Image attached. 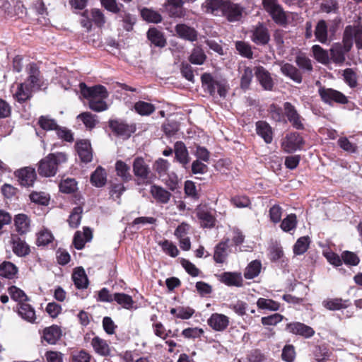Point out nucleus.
Wrapping results in <instances>:
<instances>
[{"instance_id":"obj_17","label":"nucleus","mask_w":362,"mask_h":362,"mask_svg":"<svg viewBox=\"0 0 362 362\" xmlns=\"http://www.w3.org/2000/svg\"><path fill=\"white\" fill-rule=\"evenodd\" d=\"M256 77L262 87L266 90H271L274 86V81L270 73L263 66H257L255 69Z\"/></svg>"},{"instance_id":"obj_53","label":"nucleus","mask_w":362,"mask_h":362,"mask_svg":"<svg viewBox=\"0 0 362 362\" xmlns=\"http://www.w3.org/2000/svg\"><path fill=\"white\" fill-rule=\"evenodd\" d=\"M268 112L272 120L276 122H280L284 120V115L281 107L276 104L269 105Z\"/></svg>"},{"instance_id":"obj_58","label":"nucleus","mask_w":362,"mask_h":362,"mask_svg":"<svg viewBox=\"0 0 362 362\" xmlns=\"http://www.w3.org/2000/svg\"><path fill=\"white\" fill-rule=\"evenodd\" d=\"M163 250L169 256L176 257L179 255L177 246L169 240H164L159 243Z\"/></svg>"},{"instance_id":"obj_24","label":"nucleus","mask_w":362,"mask_h":362,"mask_svg":"<svg viewBox=\"0 0 362 362\" xmlns=\"http://www.w3.org/2000/svg\"><path fill=\"white\" fill-rule=\"evenodd\" d=\"M257 134L261 136L267 144L272 143L273 140V133L270 125L265 121H258L256 122Z\"/></svg>"},{"instance_id":"obj_33","label":"nucleus","mask_w":362,"mask_h":362,"mask_svg":"<svg viewBox=\"0 0 362 362\" xmlns=\"http://www.w3.org/2000/svg\"><path fill=\"white\" fill-rule=\"evenodd\" d=\"M176 32L180 37L185 40L193 42L197 39V31L194 28L185 24L177 25Z\"/></svg>"},{"instance_id":"obj_5","label":"nucleus","mask_w":362,"mask_h":362,"mask_svg":"<svg viewBox=\"0 0 362 362\" xmlns=\"http://www.w3.org/2000/svg\"><path fill=\"white\" fill-rule=\"evenodd\" d=\"M79 87L82 95L89 100L91 99H105L108 96L106 88L101 85L88 87L86 83H81Z\"/></svg>"},{"instance_id":"obj_2","label":"nucleus","mask_w":362,"mask_h":362,"mask_svg":"<svg viewBox=\"0 0 362 362\" xmlns=\"http://www.w3.org/2000/svg\"><path fill=\"white\" fill-rule=\"evenodd\" d=\"M67 157L64 153H50L40 160L38 173L43 177L54 176L57 173L58 166L65 163Z\"/></svg>"},{"instance_id":"obj_39","label":"nucleus","mask_w":362,"mask_h":362,"mask_svg":"<svg viewBox=\"0 0 362 362\" xmlns=\"http://www.w3.org/2000/svg\"><path fill=\"white\" fill-rule=\"evenodd\" d=\"M114 300L120 305L123 308L132 310L134 308V301L132 296L124 293H114Z\"/></svg>"},{"instance_id":"obj_41","label":"nucleus","mask_w":362,"mask_h":362,"mask_svg":"<svg viewBox=\"0 0 362 362\" xmlns=\"http://www.w3.org/2000/svg\"><path fill=\"white\" fill-rule=\"evenodd\" d=\"M315 35L317 40L325 44L327 42V26L324 20L320 21L315 28Z\"/></svg>"},{"instance_id":"obj_51","label":"nucleus","mask_w":362,"mask_h":362,"mask_svg":"<svg viewBox=\"0 0 362 362\" xmlns=\"http://www.w3.org/2000/svg\"><path fill=\"white\" fill-rule=\"evenodd\" d=\"M257 305L259 309L276 311L279 309V303L272 300L259 298L257 301Z\"/></svg>"},{"instance_id":"obj_55","label":"nucleus","mask_w":362,"mask_h":362,"mask_svg":"<svg viewBox=\"0 0 362 362\" xmlns=\"http://www.w3.org/2000/svg\"><path fill=\"white\" fill-rule=\"evenodd\" d=\"M206 60V55L200 47H195L193 49L192 54L189 57V61L194 64H203Z\"/></svg>"},{"instance_id":"obj_63","label":"nucleus","mask_w":362,"mask_h":362,"mask_svg":"<svg viewBox=\"0 0 362 362\" xmlns=\"http://www.w3.org/2000/svg\"><path fill=\"white\" fill-rule=\"evenodd\" d=\"M77 118L80 119L85 126L89 129L93 128L97 123L95 116L90 112H83L79 115Z\"/></svg>"},{"instance_id":"obj_37","label":"nucleus","mask_w":362,"mask_h":362,"mask_svg":"<svg viewBox=\"0 0 362 362\" xmlns=\"http://www.w3.org/2000/svg\"><path fill=\"white\" fill-rule=\"evenodd\" d=\"M134 109L136 113L141 116H148L156 110L153 104L142 100L136 102L134 105Z\"/></svg>"},{"instance_id":"obj_34","label":"nucleus","mask_w":362,"mask_h":362,"mask_svg":"<svg viewBox=\"0 0 362 362\" xmlns=\"http://www.w3.org/2000/svg\"><path fill=\"white\" fill-rule=\"evenodd\" d=\"M262 269V263L259 260L255 259L250 262L245 267L244 277L246 279H253L259 276Z\"/></svg>"},{"instance_id":"obj_12","label":"nucleus","mask_w":362,"mask_h":362,"mask_svg":"<svg viewBox=\"0 0 362 362\" xmlns=\"http://www.w3.org/2000/svg\"><path fill=\"white\" fill-rule=\"evenodd\" d=\"M252 41L258 45H267L270 40V35L267 28L259 23L252 30Z\"/></svg>"},{"instance_id":"obj_36","label":"nucleus","mask_w":362,"mask_h":362,"mask_svg":"<svg viewBox=\"0 0 362 362\" xmlns=\"http://www.w3.org/2000/svg\"><path fill=\"white\" fill-rule=\"evenodd\" d=\"M106 181L107 174L105 169L100 166L98 167L90 176L92 185L96 187H101L105 185Z\"/></svg>"},{"instance_id":"obj_27","label":"nucleus","mask_w":362,"mask_h":362,"mask_svg":"<svg viewBox=\"0 0 362 362\" xmlns=\"http://www.w3.org/2000/svg\"><path fill=\"white\" fill-rule=\"evenodd\" d=\"M281 73L291 78L297 83L302 82V75L300 71L293 65L289 63H285L281 66Z\"/></svg>"},{"instance_id":"obj_54","label":"nucleus","mask_w":362,"mask_h":362,"mask_svg":"<svg viewBox=\"0 0 362 362\" xmlns=\"http://www.w3.org/2000/svg\"><path fill=\"white\" fill-rule=\"evenodd\" d=\"M77 188V182L74 179L67 178L62 180L59 184V189L62 192L71 194Z\"/></svg>"},{"instance_id":"obj_4","label":"nucleus","mask_w":362,"mask_h":362,"mask_svg":"<svg viewBox=\"0 0 362 362\" xmlns=\"http://www.w3.org/2000/svg\"><path fill=\"white\" fill-rule=\"evenodd\" d=\"M318 92L322 100L327 104L332 105L334 103L346 104L348 102L346 96L332 88H320Z\"/></svg>"},{"instance_id":"obj_11","label":"nucleus","mask_w":362,"mask_h":362,"mask_svg":"<svg viewBox=\"0 0 362 362\" xmlns=\"http://www.w3.org/2000/svg\"><path fill=\"white\" fill-rule=\"evenodd\" d=\"M243 10L239 4L228 1L221 15L226 16L230 22H235L241 19Z\"/></svg>"},{"instance_id":"obj_44","label":"nucleus","mask_w":362,"mask_h":362,"mask_svg":"<svg viewBox=\"0 0 362 362\" xmlns=\"http://www.w3.org/2000/svg\"><path fill=\"white\" fill-rule=\"evenodd\" d=\"M197 217L201 221V226L204 228H211L215 226V218L207 211H199Z\"/></svg>"},{"instance_id":"obj_61","label":"nucleus","mask_w":362,"mask_h":362,"mask_svg":"<svg viewBox=\"0 0 362 362\" xmlns=\"http://www.w3.org/2000/svg\"><path fill=\"white\" fill-rule=\"evenodd\" d=\"M337 143L341 148L348 153H354L357 151L358 147L356 144L349 141L346 137L339 138Z\"/></svg>"},{"instance_id":"obj_38","label":"nucleus","mask_w":362,"mask_h":362,"mask_svg":"<svg viewBox=\"0 0 362 362\" xmlns=\"http://www.w3.org/2000/svg\"><path fill=\"white\" fill-rule=\"evenodd\" d=\"M350 305L349 300H342L341 298H334L325 300L323 305L330 310H338L346 308Z\"/></svg>"},{"instance_id":"obj_62","label":"nucleus","mask_w":362,"mask_h":362,"mask_svg":"<svg viewBox=\"0 0 362 362\" xmlns=\"http://www.w3.org/2000/svg\"><path fill=\"white\" fill-rule=\"evenodd\" d=\"M169 167V162L163 158H159L155 163V170L160 177H163L167 174Z\"/></svg>"},{"instance_id":"obj_29","label":"nucleus","mask_w":362,"mask_h":362,"mask_svg":"<svg viewBox=\"0 0 362 362\" xmlns=\"http://www.w3.org/2000/svg\"><path fill=\"white\" fill-rule=\"evenodd\" d=\"M150 192L152 197L162 204H167L171 197V193L160 186L152 185Z\"/></svg>"},{"instance_id":"obj_40","label":"nucleus","mask_w":362,"mask_h":362,"mask_svg":"<svg viewBox=\"0 0 362 362\" xmlns=\"http://www.w3.org/2000/svg\"><path fill=\"white\" fill-rule=\"evenodd\" d=\"M148 40L154 45L163 47L165 45V40L163 34L156 28H150L147 33Z\"/></svg>"},{"instance_id":"obj_64","label":"nucleus","mask_w":362,"mask_h":362,"mask_svg":"<svg viewBox=\"0 0 362 362\" xmlns=\"http://www.w3.org/2000/svg\"><path fill=\"white\" fill-rule=\"evenodd\" d=\"M282 359L286 362H293L296 357L295 349L293 345H286L281 354Z\"/></svg>"},{"instance_id":"obj_43","label":"nucleus","mask_w":362,"mask_h":362,"mask_svg":"<svg viewBox=\"0 0 362 362\" xmlns=\"http://www.w3.org/2000/svg\"><path fill=\"white\" fill-rule=\"evenodd\" d=\"M168 7L172 16L181 17L183 15L182 5L183 0H167Z\"/></svg>"},{"instance_id":"obj_14","label":"nucleus","mask_w":362,"mask_h":362,"mask_svg":"<svg viewBox=\"0 0 362 362\" xmlns=\"http://www.w3.org/2000/svg\"><path fill=\"white\" fill-rule=\"evenodd\" d=\"M229 241L228 238H225L215 246L214 259L216 263L222 264L226 261L229 254Z\"/></svg>"},{"instance_id":"obj_57","label":"nucleus","mask_w":362,"mask_h":362,"mask_svg":"<svg viewBox=\"0 0 362 362\" xmlns=\"http://www.w3.org/2000/svg\"><path fill=\"white\" fill-rule=\"evenodd\" d=\"M296 216L293 214H291L283 219L281 223V228L285 232H289L296 227Z\"/></svg>"},{"instance_id":"obj_50","label":"nucleus","mask_w":362,"mask_h":362,"mask_svg":"<svg viewBox=\"0 0 362 362\" xmlns=\"http://www.w3.org/2000/svg\"><path fill=\"white\" fill-rule=\"evenodd\" d=\"M15 226L16 230L20 233H25L28 230L29 228V220L26 215L25 214H18L16 216L15 219Z\"/></svg>"},{"instance_id":"obj_45","label":"nucleus","mask_w":362,"mask_h":362,"mask_svg":"<svg viewBox=\"0 0 362 362\" xmlns=\"http://www.w3.org/2000/svg\"><path fill=\"white\" fill-rule=\"evenodd\" d=\"M312 51L314 57L317 62L323 64H327L329 62V54L328 52L322 49L320 45H313L312 47Z\"/></svg>"},{"instance_id":"obj_18","label":"nucleus","mask_w":362,"mask_h":362,"mask_svg":"<svg viewBox=\"0 0 362 362\" xmlns=\"http://www.w3.org/2000/svg\"><path fill=\"white\" fill-rule=\"evenodd\" d=\"M175 158L185 168L189 162L188 150L182 141H177L174 145Z\"/></svg>"},{"instance_id":"obj_47","label":"nucleus","mask_w":362,"mask_h":362,"mask_svg":"<svg viewBox=\"0 0 362 362\" xmlns=\"http://www.w3.org/2000/svg\"><path fill=\"white\" fill-rule=\"evenodd\" d=\"M240 87L242 89L246 90L250 87L253 78V71L250 67L244 66L240 71Z\"/></svg>"},{"instance_id":"obj_23","label":"nucleus","mask_w":362,"mask_h":362,"mask_svg":"<svg viewBox=\"0 0 362 362\" xmlns=\"http://www.w3.org/2000/svg\"><path fill=\"white\" fill-rule=\"evenodd\" d=\"M133 171L135 176L143 180L148 178L150 173L148 165L141 157H137L133 162Z\"/></svg>"},{"instance_id":"obj_16","label":"nucleus","mask_w":362,"mask_h":362,"mask_svg":"<svg viewBox=\"0 0 362 362\" xmlns=\"http://www.w3.org/2000/svg\"><path fill=\"white\" fill-rule=\"evenodd\" d=\"M76 148L81 160L89 163L93 159L91 145L88 140H81L76 142Z\"/></svg>"},{"instance_id":"obj_13","label":"nucleus","mask_w":362,"mask_h":362,"mask_svg":"<svg viewBox=\"0 0 362 362\" xmlns=\"http://www.w3.org/2000/svg\"><path fill=\"white\" fill-rule=\"evenodd\" d=\"M208 325L217 332L224 331L229 325V318L220 313H213L207 320Z\"/></svg>"},{"instance_id":"obj_22","label":"nucleus","mask_w":362,"mask_h":362,"mask_svg":"<svg viewBox=\"0 0 362 362\" xmlns=\"http://www.w3.org/2000/svg\"><path fill=\"white\" fill-rule=\"evenodd\" d=\"M92 230L89 228H83V232L76 231L74 236L73 243L77 250L83 248L86 243L92 239Z\"/></svg>"},{"instance_id":"obj_48","label":"nucleus","mask_w":362,"mask_h":362,"mask_svg":"<svg viewBox=\"0 0 362 362\" xmlns=\"http://www.w3.org/2000/svg\"><path fill=\"white\" fill-rule=\"evenodd\" d=\"M141 15L144 20L149 23H158L162 21V17L158 12L147 8L141 11Z\"/></svg>"},{"instance_id":"obj_60","label":"nucleus","mask_w":362,"mask_h":362,"mask_svg":"<svg viewBox=\"0 0 362 362\" xmlns=\"http://www.w3.org/2000/svg\"><path fill=\"white\" fill-rule=\"evenodd\" d=\"M53 235L50 231L42 230L37 234V245L38 246H45L52 243Z\"/></svg>"},{"instance_id":"obj_21","label":"nucleus","mask_w":362,"mask_h":362,"mask_svg":"<svg viewBox=\"0 0 362 362\" xmlns=\"http://www.w3.org/2000/svg\"><path fill=\"white\" fill-rule=\"evenodd\" d=\"M17 312L24 320L30 323L35 322L36 319L35 309L27 301L17 305Z\"/></svg>"},{"instance_id":"obj_35","label":"nucleus","mask_w":362,"mask_h":362,"mask_svg":"<svg viewBox=\"0 0 362 362\" xmlns=\"http://www.w3.org/2000/svg\"><path fill=\"white\" fill-rule=\"evenodd\" d=\"M32 92L31 89L28 87V83H22L18 85L14 98L18 102L22 103L30 98Z\"/></svg>"},{"instance_id":"obj_30","label":"nucleus","mask_w":362,"mask_h":362,"mask_svg":"<svg viewBox=\"0 0 362 362\" xmlns=\"http://www.w3.org/2000/svg\"><path fill=\"white\" fill-rule=\"evenodd\" d=\"M18 269L11 262L4 261L0 264V276L8 279L17 277Z\"/></svg>"},{"instance_id":"obj_46","label":"nucleus","mask_w":362,"mask_h":362,"mask_svg":"<svg viewBox=\"0 0 362 362\" xmlns=\"http://www.w3.org/2000/svg\"><path fill=\"white\" fill-rule=\"evenodd\" d=\"M115 169L117 175L124 181H129L131 180L132 175L130 174V168L124 162L117 160L115 163Z\"/></svg>"},{"instance_id":"obj_42","label":"nucleus","mask_w":362,"mask_h":362,"mask_svg":"<svg viewBox=\"0 0 362 362\" xmlns=\"http://www.w3.org/2000/svg\"><path fill=\"white\" fill-rule=\"evenodd\" d=\"M310 243V241L308 236L299 238L293 245V253L296 255H301L304 254L308 250Z\"/></svg>"},{"instance_id":"obj_15","label":"nucleus","mask_w":362,"mask_h":362,"mask_svg":"<svg viewBox=\"0 0 362 362\" xmlns=\"http://www.w3.org/2000/svg\"><path fill=\"white\" fill-rule=\"evenodd\" d=\"M202 80L204 83H208V88L211 95L214 94L217 91L218 94L224 98L227 93V86L225 83L214 81L209 74H204L202 76Z\"/></svg>"},{"instance_id":"obj_49","label":"nucleus","mask_w":362,"mask_h":362,"mask_svg":"<svg viewBox=\"0 0 362 362\" xmlns=\"http://www.w3.org/2000/svg\"><path fill=\"white\" fill-rule=\"evenodd\" d=\"M8 291L11 299L18 302V304L28 300V298L25 292L15 286H10Z\"/></svg>"},{"instance_id":"obj_59","label":"nucleus","mask_w":362,"mask_h":362,"mask_svg":"<svg viewBox=\"0 0 362 362\" xmlns=\"http://www.w3.org/2000/svg\"><path fill=\"white\" fill-rule=\"evenodd\" d=\"M38 124L45 130H56L58 127L56 121L48 116H41L38 120Z\"/></svg>"},{"instance_id":"obj_52","label":"nucleus","mask_w":362,"mask_h":362,"mask_svg":"<svg viewBox=\"0 0 362 362\" xmlns=\"http://www.w3.org/2000/svg\"><path fill=\"white\" fill-rule=\"evenodd\" d=\"M82 213L83 208L81 206H76L73 209L68 220L69 226L71 228H75L80 225Z\"/></svg>"},{"instance_id":"obj_31","label":"nucleus","mask_w":362,"mask_h":362,"mask_svg":"<svg viewBox=\"0 0 362 362\" xmlns=\"http://www.w3.org/2000/svg\"><path fill=\"white\" fill-rule=\"evenodd\" d=\"M11 243L13 252L18 257H25L29 254L30 247L28 245L18 237H12Z\"/></svg>"},{"instance_id":"obj_28","label":"nucleus","mask_w":362,"mask_h":362,"mask_svg":"<svg viewBox=\"0 0 362 362\" xmlns=\"http://www.w3.org/2000/svg\"><path fill=\"white\" fill-rule=\"evenodd\" d=\"M62 332L57 325L46 327L43 330V339L49 344H55L60 339Z\"/></svg>"},{"instance_id":"obj_9","label":"nucleus","mask_w":362,"mask_h":362,"mask_svg":"<svg viewBox=\"0 0 362 362\" xmlns=\"http://www.w3.org/2000/svg\"><path fill=\"white\" fill-rule=\"evenodd\" d=\"M110 127L117 136L129 138L136 131L134 124H128L121 120H110Z\"/></svg>"},{"instance_id":"obj_6","label":"nucleus","mask_w":362,"mask_h":362,"mask_svg":"<svg viewBox=\"0 0 362 362\" xmlns=\"http://www.w3.org/2000/svg\"><path fill=\"white\" fill-rule=\"evenodd\" d=\"M284 110L285 115L293 128L300 130L304 129V119L298 112L294 105L289 102H286L284 103Z\"/></svg>"},{"instance_id":"obj_1","label":"nucleus","mask_w":362,"mask_h":362,"mask_svg":"<svg viewBox=\"0 0 362 362\" xmlns=\"http://www.w3.org/2000/svg\"><path fill=\"white\" fill-rule=\"evenodd\" d=\"M354 40L357 49H362V25L360 23L345 28L342 42L334 43L330 48L329 62L342 64L345 62L346 54L353 46Z\"/></svg>"},{"instance_id":"obj_26","label":"nucleus","mask_w":362,"mask_h":362,"mask_svg":"<svg viewBox=\"0 0 362 362\" xmlns=\"http://www.w3.org/2000/svg\"><path fill=\"white\" fill-rule=\"evenodd\" d=\"M228 0H206L203 4L205 11L215 16H220Z\"/></svg>"},{"instance_id":"obj_25","label":"nucleus","mask_w":362,"mask_h":362,"mask_svg":"<svg viewBox=\"0 0 362 362\" xmlns=\"http://www.w3.org/2000/svg\"><path fill=\"white\" fill-rule=\"evenodd\" d=\"M39 76V70L35 65H31L29 71V76L24 83H28V87L33 92L40 90L42 86L41 80Z\"/></svg>"},{"instance_id":"obj_20","label":"nucleus","mask_w":362,"mask_h":362,"mask_svg":"<svg viewBox=\"0 0 362 362\" xmlns=\"http://www.w3.org/2000/svg\"><path fill=\"white\" fill-rule=\"evenodd\" d=\"M90 344L94 351L101 356H108L111 354V349L107 341L98 336L92 339Z\"/></svg>"},{"instance_id":"obj_32","label":"nucleus","mask_w":362,"mask_h":362,"mask_svg":"<svg viewBox=\"0 0 362 362\" xmlns=\"http://www.w3.org/2000/svg\"><path fill=\"white\" fill-rule=\"evenodd\" d=\"M72 280L76 287L78 289L87 288L88 280L83 268H77L72 274Z\"/></svg>"},{"instance_id":"obj_3","label":"nucleus","mask_w":362,"mask_h":362,"mask_svg":"<svg viewBox=\"0 0 362 362\" xmlns=\"http://www.w3.org/2000/svg\"><path fill=\"white\" fill-rule=\"evenodd\" d=\"M264 10L269 13L275 23L284 26L287 24V14L278 0H262Z\"/></svg>"},{"instance_id":"obj_8","label":"nucleus","mask_w":362,"mask_h":362,"mask_svg":"<svg viewBox=\"0 0 362 362\" xmlns=\"http://www.w3.org/2000/svg\"><path fill=\"white\" fill-rule=\"evenodd\" d=\"M303 143L302 136L297 132H293L286 136L281 146L286 152L291 153L300 149Z\"/></svg>"},{"instance_id":"obj_56","label":"nucleus","mask_w":362,"mask_h":362,"mask_svg":"<svg viewBox=\"0 0 362 362\" xmlns=\"http://www.w3.org/2000/svg\"><path fill=\"white\" fill-rule=\"evenodd\" d=\"M235 48L241 56L248 59L252 58L253 52L248 43L244 41H237L235 42Z\"/></svg>"},{"instance_id":"obj_19","label":"nucleus","mask_w":362,"mask_h":362,"mask_svg":"<svg viewBox=\"0 0 362 362\" xmlns=\"http://www.w3.org/2000/svg\"><path fill=\"white\" fill-rule=\"evenodd\" d=\"M220 281L228 286L241 287L243 279L240 272H226L220 275Z\"/></svg>"},{"instance_id":"obj_7","label":"nucleus","mask_w":362,"mask_h":362,"mask_svg":"<svg viewBox=\"0 0 362 362\" xmlns=\"http://www.w3.org/2000/svg\"><path fill=\"white\" fill-rule=\"evenodd\" d=\"M15 176L18 178V182L23 187H31L33 185L37 175L34 168L31 167H25L14 172Z\"/></svg>"},{"instance_id":"obj_10","label":"nucleus","mask_w":362,"mask_h":362,"mask_svg":"<svg viewBox=\"0 0 362 362\" xmlns=\"http://www.w3.org/2000/svg\"><path fill=\"white\" fill-rule=\"evenodd\" d=\"M286 330L289 333L300 335L306 339L310 338L315 334V331L311 327L299 322L288 323Z\"/></svg>"}]
</instances>
